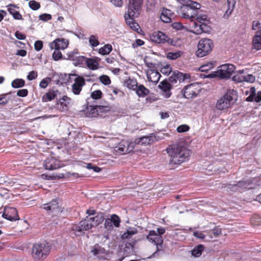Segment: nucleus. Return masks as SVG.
<instances>
[{
  "instance_id": "5701e85b",
  "label": "nucleus",
  "mask_w": 261,
  "mask_h": 261,
  "mask_svg": "<svg viewBox=\"0 0 261 261\" xmlns=\"http://www.w3.org/2000/svg\"><path fill=\"white\" fill-rule=\"evenodd\" d=\"M136 242V240H131L129 242H126L123 249V255L125 256H129L133 255L134 253V246Z\"/></svg>"
},
{
  "instance_id": "f3484780",
  "label": "nucleus",
  "mask_w": 261,
  "mask_h": 261,
  "mask_svg": "<svg viewBox=\"0 0 261 261\" xmlns=\"http://www.w3.org/2000/svg\"><path fill=\"white\" fill-rule=\"evenodd\" d=\"M90 98H88L86 100L87 107L85 110V116L90 118L98 117L97 105H90Z\"/></svg>"
},
{
  "instance_id": "20e7f679",
  "label": "nucleus",
  "mask_w": 261,
  "mask_h": 261,
  "mask_svg": "<svg viewBox=\"0 0 261 261\" xmlns=\"http://www.w3.org/2000/svg\"><path fill=\"white\" fill-rule=\"evenodd\" d=\"M51 245L45 241L34 244L32 248V255L35 261H39L46 258L51 249Z\"/></svg>"
},
{
  "instance_id": "39448f33",
  "label": "nucleus",
  "mask_w": 261,
  "mask_h": 261,
  "mask_svg": "<svg viewBox=\"0 0 261 261\" xmlns=\"http://www.w3.org/2000/svg\"><path fill=\"white\" fill-rule=\"evenodd\" d=\"M210 21L207 16L204 14H200L197 17V21H194L193 33L199 35L202 33H210L212 28L209 25Z\"/></svg>"
},
{
  "instance_id": "e433bc0d",
  "label": "nucleus",
  "mask_w": 261,
  "mask_h": 261,
  "mask_svg": "<svg viewBox=\"0 0 261 261\" xmlns=\"http://www.w3.org/2000/svg\"><path fill=\"white\" fill-rule=\"evenodd\" d=\"M25 82L22 79H16L11 82V86L15 89L20 88L24 86Z\"/></svg>"
},
{
  "instance_id": "3c124183",
  "label": "nucleus",
  "mask_w": 261,
  "mask_h": 261,
  "mask_svg": "<svg viewBox=\"0 0 261 261\" xmlns=\"http://www.w3.org/2000/svg\"><path fill=\"white\" fill-rule=\"evenodd\" d=\"M86 165L85 167L89 170H93L96 173H99L101 171V168L92 163H84Z\"/></svg>"
},
{
  "instance_id": "a18cd8bd",
  "label": "nucleus",
  "mask_w": 261,
  "mask_h": 261,
  "mask_svg": "<svg viewBox=\"0 0 261 261\" xmlns=\"http://www.w3.org/2000/svg\"><path fill=\"white\" fill-rule=\"evenodd\" d=\"M150 71L151 72V73L154 74L155 76H156L157 77L155 80H152L151 77V76L150 75L147 74V78L148 81L151 83H153L154 84H157L161 77V74L158 71V70L155 69H151Z\"/></svg>"
},
{
  "instance_id": "a878e982",
  "label": "nucleus",
  "mask_w": 261,
  "mask_h": 261,
  "mask_svg": "<svg viewBox=\"0 0 261 261\" xmlns=\"http://www.w3.org/2000/svg\"><path fill=\"white\" fill-rule=\"evenodd\" d=\"M134 91H135L137 95L140 98H144L150 93L149 89L146 88L142 84H138L137 86L136 87Z\"/></svg>"
},
{
  "instance_id": "6e6d98bb",
  "label": "nucleus",
  "mask_w": 261,
  "mask_h": 261,
  "mask_svg": "<svg viewBox=\"0 0 261 261\" xmlns=\"http://www.w3.org/2000/svg\"><path fill=\"white\" fill-rule=\"evenodd\" d=\"M51 79L49 77H46L43 79L39 83V86L42 89L46 88L50 83Z\"/></svg>"
},
{
  "instance_id": "c756f323",
  "label": "nucleus",
  "mask_w": 261,
  "mask_h": 261,
  "mask_svg": "<svg viewBox=\"0 0 261 261\" xmlns=\"http://www.w3.org/2000/svg\"><path fill=\"white\" fill-rule=\"evenodd\" d=\"M175 73V76L176 77L177 81H178L180 83L182 82H184L187 80H190L191 79V76L188 73H183L178 70H174Z\"/></svg>"
},
{
  "instance_id": "4468645a",
  "label": "nucleus",
  "mask_w": 261,
  "mask_h": 261,
  "mask_svg": "<svg viewBox=\"0 0 261 261\" xmlns=\"http://www.w3.org/2000/svg\"><path fill=\"white\" fill-rule=\"evenodd\" d=\"M130 143L126 141H122L114 148L115 151L120 154L129 153L132 150V147L130 146Z\"/></svg>"
},
{
  "instance_id": "6ab92c4d",
  "label": "nucleus",
  "mask_w": 261,
  "mask_h": 261,
  "mask_svg": "<svg viewBox=\"0 0 261 261\" xmlns=\"http://www.w3.org/2000/svg\"><path fill=\"white\" fill-rule=\"evenodd\" d=\"M71 99L67 95H64L60 98L57 103L58 109L62 112L67 111L69 109V105Z\"/></svg>"
},
{
  "instance_id": "de8ad7c7",
  "label": "nucleus",
  "mask_w": 261,
  "mask_h": 261,
  "mask_svg": "<svg viewBox=\"0 0 261 261\" xmlns=\"http://www.w3.org/2000/svg\"><path fill=\"white\" fill-rule=\"evenodd\" d=\"M8 11L12 15L13 18L16 20L22 19V17L19 11L15 10L12 8H8Z\"/></svg>"
},
{
  "instance_id": "09e8293b",
  "label": "nucleus",
  "mask_w": 261,
  "mask_h": 261,
  "mask_svg": "<svg viewBox=\"0 0 261 261\" xmlns=\"http://www.w3.org/2000/svg\"><path fill=\"white\" fill-rule=\"evenodd\" d=\"M79 55V53L77 49L70 51L67 54V57L65 56V60H71L74 62L77 57Z\"/></svg>"
},
{
  "instance_id": "a19ab883",
  "label": "nucleus",
  "mask_w": 261,
  "mask_h": 261,
  "mask_svg": "<svg viewBox=\"0 0 261 261\" xmlns=\"http://www.w3.org/2000/svg\"><path fill=\"white\" fill-rule=\"evenodd\" d=\"M110 220L113 227L118 228L120 226L121 219L120 217L116 214H112L111 215Z\"/></svg>"
},
{
  "instance_id": "bf43d9fd",
  "label": "nucleus",
  "mask_w": 261,
  "mask_h": 261,
  "mask_svg": "<svg viewBox=\"0 0 261 261\" xmlns=\"http://www.w3.org/2000/svg\"><path fill=\"white\" fill-rule=\"evenodd\" d=\"M102 93L100 90H96L92 92L91 94V98L92 99L97 100L101 98Z\"/></svg>"
},
{
  "instance_id": "338daca9",
  "label": "nucleus",
  "mask_w": 261,
  "mask_h": 261,
  "mask_svg": "<svg viewBox=\"0 0 261 261\" xmlns=\"http://www.w3.org/2000/svg\"><path fill=\"white\" fill-rule=\"evenodd\" d=\"M40 20L43 21H47L51 19V15L48 13H43L39 16Z\"/></svg>"
},
{
  "instance_id": "0eeeda50",
  "label": "nucleus",
  "mask_w": 261,
  "mask_h": 261,
  "mask_svg": "<svg viewBox=\"0 0 261 261\" xmlns=\"http://www.w3.org/2000/svg\"><path fill=\"white\" fill-rule=\"evenodd\" d=\"M146 238L149 242L154 244L156 246V251L148 258L154 257L157 254V252L160 251L158 246H162L163 244V238L162 236H158L156 232L154 230H150Z\"/></svg>"
},
{
  "instance_id": "bb28decb",
  "label": "nucleus",
  "mask_w": 261,
  "mask_h": 261,
  "mask_svg": "<svg viewBox=\"0 0 261 261\" xmlns=\"http://www.w3.org/2000/svg\"><path fill=\"white\" fill-rule=\"evenodd\" d=\"M59 93L58 90L51 89L49 90L42 97V101L47 102L50 101L54 99V98L57 96V94Z\"/></svg>"
},
{
  "instance_id": "5fc2aeb1",
  "label": "nucleus",
  "mask_w": 261,
  "mask_h": 261,
  "mask_svg": "<svg viewBox=\"0 0 261 261\" xmlns=\"http://www.w3.org/2000/svg\"><path fill=\"white\" fill-rule=\"evenodd\" d=\"M160 71L164 75H168L172 72V67L170 64H166L163 66L161 69Z\"/></svg>"
},
{
  "instance_id": "680f3d73",
  "label": "nucleus",
  "mask_w": 261,
  "mask_h": 261,
  "mask_svg": "<svg viewBox=\"0 0 261 261\" xmlns=\"http://www.w3.org/2000/svg\"><path fill=\"white\" fill-rule=\"evenodd\" d=\"M110 218L106 219L104 223V227L108 231H111L113 229V226Z\"/></svg>"
},
{
  "instance_id": "423d86ee",
  "label": "nucleus",
  "mask_w": 261,
  "mask_h": 261,
  "mask_svg": "<svg viewBox=\"0 0 261 261\" xmlns=\"http://www.w3.org/2000/svg\"><path fill=\"white\" fill-rule=\"evenodd\" d=\"M213 47L214 43L211 39L208 38L201 39L197 45L196 56L198 58L204 57L211 52Z\"/></svg>"
},
{
  "instance_id": "4be33fe9",
  "label": "nucleus",
  "mask_w": 261,
  "mask_h": 261,
  "mask_svg": "<svg viewBox=\"0 0 261 261\" xmlns=\"http://www.w3.org/2000/svg\"><path fill=\"white\" fill-rule=\"evenodd\" d=\"M216 71L218 78L220 79H228V63L220 65Z\"/></svg>"
},
{
  "instance_id": "2f4dec72",
  "label": "nucleus",
  "mask_w": 261,
  "mask_h": 261,
  "mask_svg": "<svg viewBox=\"0 0 261 261\" xmlns=\"http://www.w3.org/2000/svg\"><path fill=\"white\" fill-rule=\"evenodd\" d=\"M86 65L87 67L92 70H96L99 67V63L92 58H87Z\"/></svg>"
},
{
  "instance_id": "e2e57ef3",
  "label": "nucleus",
  "mask_w": 261,
  "mask_h": 261,
  "mask_svg": "<svg viewBox=\"0 0 261 261\" xmlns=\"http://www.w3.org/2000/svg\"><path fill=\"white\" fill-rule=\"evenodd\" d=\"M244 81L249 83H253L255 81V76L251 74H248L246 75H244Z\"/></svg>"
},
{
  "instance_id": "c03bdc74",
  "label": "nucleus",
  "mask_w": 261,
  "mask_h": 261,
  "mask_svg": "<svg viewBox=\"0 0 261 261\" xmlns=\"http://www.w3.org/2000/svg\"><path fill=\"white\" fill-rule=\"evenodd\" d=\"M89 42L92 48L97 46L99 44L98 37L95 35H90L89 38Z\"/></svg>"
},
{
  "instance_id": "393cba45",
  "label": "nucleus",
  "mask_w": 261,
  "mask_h": 261,
  "mask_svg": "<svg viewBox=\"0 0 261 261\" xmlns=\"http://www.w3.org/2000/svg\"><path fill=\"white\" fill-rule=\"evenodd\" d=\"M91 252L94 256H98L99 259H102L107 254L106 250L99 245L98 244H95L91 250Z\"/></svg>"
},
{
  "instance_id": "7ed1b4c3",
  "label": "nucleus",
  "mask_w": 261,
  "mask_h": 261,
  "mask_svg": "<svg viewBox=\"0 0 261 261\" xmlns=\"http://www.w3.org/2000/svg\"><path fill=\"white\" fill-rule=\"evenodd\" d=\"M182 6L180 7L179 13L182 17L186 19H190L191 21L195 19L197 21L198 10L200 8L201 5L199 3L191 0H181Z\"/></svg>"
},
{
  "instance_id": "58836bf2",
  "label": "nucleus",
  "mask_w": 261,
  "mask_h": 261,
  "mask_svg": "<svg viewBox=\"0 0 261 261\" xmlns=\"http://www.w3.org/2000/svg\"><path fill=\"white\" fill-rule=\"evenodd\" d=\"M183 51L180 50L176 51L175 52H168L166 55L167 59L174 60H176L181 56Z\"/></svg>"
},
{
  "instance_id": "c85d7f7f",
  "label": "nucleus",
  "mask_w": 261,
  "mask_h": 261,
  "mask_svg": "<svg viewBox=\"0 0 261 261\" xmlns=\"http://www.w3.org/2000/svg\"><path fill=\"white\" fill-rule=\"evenodd\" d=\"M66 74H62L60 73V74L58 73H55L53 76V78H55L57 76V79L54 80V83L56 85H62L68 82L67 79H65V77H66Z\"/></svg>"
},
{
  "instance_id": "8fccbe9b",
  "label": "nucleus",
  "mask_w": 261,
  "mask_h": 261,
  "mask_svg": "<svg viewBox=\"0 0 261 261\" xmlns=\"http://www.w3.org/2000/svg\"><path fill=\"white\" fill-rule=\"evenodd\" d=\"M53 59L55 61H59L60 60H65V56H63L60 50L55 49L52 55Z\"/></svg>"
},
{
  "instance_id": "412c9836",
  "label": "nucleus",
  "mask_w": 261,
  "mask_h": 261,
  "mask_svg": "<svg viewBox=\"0 0 261 261\" xmlns=\"http://www.w3.org/2000/svg\"><path fill=\"white\" fill-rule=\"evenodd\" d=\"M159 140L158 136L154 135V134H150L147 136H144L139 138L138 144L142 145H146L151 144L153 143L154 141H158Z\"/></svg>"
},
{
  "instance_id": "f03ea898",
  "label": "nucleus",
  "mask_w": 261,
  "mask_h": 261,
  "mask_svg": "<svg viewBox=\"0 0 261 261\" xmlns=\"http://www.w3.org/2000/svg\"><path fill=\"white\" fill-rule=\"evenodd\" d=\"M166 150L170 156L169 164L179 165L189 160L190 151L180 145H173L168 147Z\"/></svg>"
},
{
  "instance_id": "49530a36",
  "label": "nucleus",
  "mask_w": 261,
  "mask_h": 261,
  "mask_svg": "<svg viewBox=\"0 0 261 261\" xmlns=\"http://www.w3.org/2000/svg\"><path fill=\"white\" fill-rule=\"evenodd\" d=\"M244 72L243 70H240L237 72L239 73L238 74H236L234 75H231L230 78L232 81L238 82V83H242L244 82V75H241Z\"/></svg>"
},
{
  "instance_id": "4c0bfd02",
  "label": "nucleus",
  "mask_w": 261,
  "mask_h": 261,
  "mask_svg": "<svg viewBox=\"0 0 261 261\" xmlns=\"http://www.w3.org/2000/svg\"><path fill=\"white\" fill-rule=\"evenodd\" d=\"M171 13V11L168 9H166L162 12V14L160 16L161 20L165 23H168L171 21V18L169 16Z\"/></svg>"
},
{
  "instance_id": "f8f14e48",
  "label": "nucleus",
  "mask_w": 261,
  "mask_h": 261,
  "mask_svg": "<svg viewBox=\"0 0 261 261\" xmlns=\"http://www.w3.org/2000/svg\"><path fill=\"white\" fill-rule=\"evenodd\" d=\"M172 85L168 82L167 79L161 81L158 85V88L162 90L161 95L165 98H169L171 95Z\"/></svg>"
},
{
  "instance_id": "37998d69",
  "label": "nucleus",
  "mask_w": 261,
  "mask_h": 261,
  "mask_svg": "<svg viewBox=\"0 0 261 261\" xmlns=\"http://www.w3.org/2000/svg\"><path fill=\"white\" fill-rule=\"evenodd\" d=\"M238 98V92L234 89H229V105L234 103Z\"/></svg>"
},
{
  "instance_id": "c9c22d12",
  "label": "nucleus",
  "mask_w": 261,
  "mask_h": 261,
  "mask_svg": "<svg viewBox=\"0 0 261 261\" xmlns=\"http://www.w3.org/2000/svg\"><path fill=\"white\" fill-rule=\"evenodd\" d=\"M112 45L107 44L99 49L98 53L103 56L108 55L112 51Z\"/></svg>"
},
{
  "instance_id": "2eb2a0df",
  "label": "nucleus",
  "mask_w": 261,
  "mask_h": 261,
  "mask_svg": "<svg viewBox=\"0 0 261 261\" xmlns=\"http://www.w3.org/2000/svg\"><path fill=\"white\" fill-rule=\"evenodd\" d=\"M68 45V40L63 38H58L49 43L50 48L56 50H60L65 49Z\"/></svg>"
},
{
  "instance_id": "864d4df0",
  "label": "nucleus",
  "mask_w": 261,
  "mask_h": 261,
  "mask_svg": "<svg viewBox=\"0 0 261 261\" xmlns=\"http://www.w3.org/2000/svg\"><path fill=\"white\" fill-rule=\"evenodd\" d=\"M100 82L104 85L107 86L111 84V80L109 76L102 74L99 77Z\"/></svg>"
},
{
  "instance_id": "f704fd0d",
  "label": "nucleus",
  "mask_w": 261,
  "mask_h": 261,
  "mask_svg": "<svg viewBox=\"0 0 261 261\" xmlns=\"http://www.w3.org/2000/svg\"><path fill=\"white\" fill-rule=\"evenodd\" d=\"M252 49L256 50L261 49V37L254 35L252 40Z\"/></svg>"
},
{
  "instance_id": "0e129e2a",
  "label": "nucleus",
  "mask_w": 261,
  "mask_h": 261,
  "mask_svg": "<svg viewBox=\"0 0 261 261\" xmlns=\"http://www.w3.org/2000/svg\"><path fill=\"white\" fill-rule=\"evenodd\" d=\"M189 129L190 127L189 125L187 124H181L177 127L176 130L178 133H185L188 132Z\"/></svg>"
},
{
  "instance_id": "052dcab7",
  "label": "nucleus",
  "mask_w": 261,
  "mask_h": 261,
  "mask_svg": "<svg viewBox=\"0 0 261 261\" xmlns=\"http://www.w3.org/2000/svg\"><path fill=\"white\" fill-rule=\"evenodd\" d=\"M95 219L96 220L95 222H94V224L95 226H98L104 221V215L102 213H100L95 216Z\"/></svg>"
},
{
  "instance_id": "774afa93",
  "label": "nucleus",
  "mask_w": 261,
  "mask_h": 261,
  "mask_svg": "<svg viewBox=\"0 0 261 261\" xmlns=\"http://www.w3.org/2000/svg\"><path fill=\"white\" fill-rule=\"evenodd\" d=\"M43 46V41L41 40H37L34 43V48L35 49L39 51L41 50Z\"/></svg>"
},
{
  "instance_id": "ddd939ff",
  "label": "nucleus",
  "mask_w": 261,
  "mask_h": 261,
  "mask_svg": "<svg viewBox=\"0 0 261 261\" xmlns=\"http://www.w3.org/2000/svg\"><path fill=\"white\" fill-rule=\"evenodd\" d=\"M250 184L251 182L249 180L240 181L237 184L229 183V190L234 192H241L242 190L250 189Z\"/></svg>"
},
{
  "instance_id": "72a5a7b5",
  "label": "nucleus",
  "mask_w": 261,
  "mask_h": 261,
  "mask_svg": "<svg viewBox=\"0 0 261 261\" xmlns=\"http://www.w3.org/2000/svg\"><path fill=\"white\" fill-rule=\"evenodd\" d=\"M137 233V229L135 227H129L127 228L126 232H125L121 236L123 240L128 239L131 238L132 237Z\"/></svg>"
},
{
  "instance_id": "6e6552de",
  "label": "nucleus",
  "mask_w": 261,
  "mask_h": 261,
  "mask_svg": "<svg viewBox=\"0 0 261 261\" xmlns=\"http://www.w3.org/2000/svg\"><path fill=\"white\" fill-rule=\"evenodd\" d=\"M43 166L45 169L50 171L59 169L63 166L61 161L54 156L47 157L44 161Z\"/></svg>"
},
{
  "instance_id": "ea45409f",
  "label": "nucleus",
  "mask_w": 261,
  "mask_h": 261,
  "mask_svg": "<svg viewBox=\"0 0 261 261\" xmlns=\"http://www.w3.org/2000/svg\"><path fill=\"white\" fill-rule=\"evenodd\" d=\"M249 93V96L246 98V101L249 102L254 101L255 96L256 95V89L254 87H251L249 91H246V95H248Z\"/></svg>"
},
{
  "instance_id": "13d9d810",
  "label": "nucleus",
  "mask_w": 261,
  "mask_h": 261,
  "mask_svg": "<svg viewBox=\"0 0 261 261\" xmlns=\"http://www.w3.org/2000/svg\"><path fill=\"white\" fill-rule=\"evenodd\" d=\"M10 93L2 94L0 95V105H5L9 102V101L10 100V97H7V96Z\"/></svg>"
},
{
  "instance_id": "9b49d317",
  "label": "nucleus",
  "mask_w": 261,
  "mask_h": 261,
  "mask_svg": "<svg viewBox=\"0 0 261 261\" xmlns=\"http://www.w3.org/2000/svg\"><path fill=\"white\" fill-rule=\"evenodd\" d=\"M72 76H76L74 82L72 85V91L74 95H79L82 90L83 87L85 85V80L81 75L75 74H71Z\"/></svg>"
},
{
  "instance_id": "9d476101",
  "label": "nucleus",
  "mask_w": 261,
  "mask_h": 261,
  "mask_svg": "<svg viewBox=\"0 0 261 261\" xmlns=\"http://www.w3.org/2000/svg\"><path fill=\"white\" fill-rule=\"evenodd\" d=\"M2 217L12 222L19 220L17 209L13 207H5L3 212Z\"/></svg>"
},
{
  "instance_id": "1a4fd4ad",
  "label": "nucleus",
  "mask_w": 261,
  "mask_h": 261,
  "mask_svg": "<svg viewBox=\"0 0 261 261\" xmlns=\"http://www.w3.org/2000/svg\"><path fill=\"white\" fill-rule=\"evenodd\" d=\"M59 199L56 198L52 200L51 201L44 204L43 208L53 213L54 215L58 214L62 212V207L59 203Z\"/></svg>"
},
{
  "instance_id": "4d7b16f0",
  "label": "nucleus",
  "mask_w": 261,
  "mask_h": 261,
  "mask_svg": "<svg viewBox=\"0 0 261 261\" xmlns=\"http://www.w3.org/2000/svg\"><path fill=\"white\" fill-rule=\"evenodd\" d=\"M29 6L32 10L36 11L40 8V4L35 0H31L29 3Z\"/></svg>"
},
{
  "instance_id": "69168bd1",
  "label": "nucleus",
  "mask_w": 261,
  "mask_h": 261,
  "mask_svg": "<svg viewBox=\"0 0 261 261\" xmlns=\"http://www.w3.org/2000/svg\"><path fill=\"white\" fill-rule=\"evenodd\" d=\"M38 76V73L35 70H32L29 72L27 79L29 81H33L36 79Z\"/></svg>"
},
{
  "instance_id": "79ce46f5",
  "label": "nucleus",
  "mask_w": 261,
  "mask_h": 261,
  "mask_svg": "<svg viewBox=\"0 0 261 261\" xmlns=\"http://www.w3.org/2000/svg\"><path fill=\"white\" fill-rule=\"evenodd\" d=\"M87 58L84 56L79 55L75 61L73 62V64L75 66L83 67L86 64Z\"/></svg>"
},
{
  "instance_id": "dca6fc26",
  "label": "nucleus",
  "mask_w": 261,
  "mask_h": 261,
  "mask_svg": "<svg viewBox=\"0 0 261 261\" xmlns=\"http://www.w3.org/2000/svg\"><path fill=\"white\" fill-rule=\"evenodd\" d=\"M196 86L195 83L190 84L185 87L184 90H182L184 97L189 99H192L197 95V93L195 91Z\"/></svg>"
},
{
  "instance_id": "f257e3e1",
  "label": "nucleus",
  "mask_w": 261,
  "mask_h": 261,
  "mask_svg": "<svg viewBox=\"0 0 261 261\" xmlns=\"http://www.w3.org/2000/svg\"><path fill=\"white\" fill-rule=\"evenodd\" d=\"M143 0H129L127 14L124 15V19L127 24L133 30L138 32L140 26L135 22V18L140 14Z\"/></svg>"
},
{
  "instance_id": "aec40b11",
  "label": "nucleus",
  "mask_w": 261,
  "mask_h": 261,
  "mask_svg": "<svg viewBox=\"0 0 261 261\" xmlns=\"http://www.w3.org/2000/svg\"><path fill=\"white\" fill-rule=\"evenodd\" d=\"M228 103V89L226 90L224 95L217 101L216 108L218 110H222L227 108Z\"/></svg>"
},
{
  "instance_id": "cd10ccee",
  "label": "nucleus",
  "mask_w": 261,
  "mask_h": 261,
  "mask_svg": "<svg viewBox=\"0 0 261 261\" xmlns=\"http://www.w3.org/2000/svg\"><path fill=\"white\" fill-rule=\"evenodd\" d=\"M138 85L137 81L135 78L129 77L124 81V86L133 91L135 90Z\"/></svg>"
},
{
  "instance_id": "473e14b6",
  "label": "nucleus",
  "mask_w": 261,
  "mask_h": 261,
  "mask_svg": "<svg viewBox=\"0 0 261 261\" xmlns=\"http://www.w3.org/2000/svg\"><path fill=\"white\" fill-rule=\"evenodd\" d=\"M98 117H105L103 114L110 111V107L108 106L97 105Z\"/></svg>"
},
{
  "instance_id": "603ef678",
  "label": "nucleus",
  "mask_w": 261,
  "mask_h": 261,
  "mask_svg": "<svg viewBox=\"0 0 261 261\" xmlns=\"http://www.w3.org/2000/svg\"><path fill=\"white\" fill-rule=\"evenodd\" d=\"M61 175H62V176H59L57 178L58 179H60V178H64V177H68V178H70L71 177H73L74 178V179H76V178H79V177H83V176L80 175L77 173L70 172H67L66 173V175L65 176H64L63 174H62Z\"/></svg>"
},
{
  "instance_id": "7c9ffc66",
  "label": "nucleus",
  "mask_w": 261,
  "mask_h": 261,
  "mask_svg": "<svg viewBox=\"0 0 261 261\" xmlns=\"http://www.w3.org/2000/svg\"><path fill=\"white\" fill-rule=\"evenodd\" d=\"M204 249V246L202 244H198L194 247L191 250V254L195 257H199Z\"/></svg>"
},
{
  "instance_id": "b1692460",
  "label": "nucleus",
  "mask_w": 261,
  "mask_h": 261,
  "mask_svg": "<svg viewBox=\"0 0 261 261\" xmlns=\"http://www.w3.org/2000/svg\"><path fill=\"white\" fill-rule=\"evenodd\" d=\"M88 221L82 220L81 221L78 225L74 226V230L79 232H83L84 231H87L92 228V225L88 223Z\"/></svg>"
},
{
  "instance_id": "a211bd4d",
  "label": "nucleus",
  "mask_w": 261,
  "mask_h": 261,
  "mask_svg": "<svg viewBox=\"0 0 261 261\" xmlns=\"http://www.w3.org/2000/svg\"><path fill=\"white\" fill-rule=\"evenodd\" d=\"M150 39L153 42L163 44L166 43L167 35L161 31H158L150 35Z\"/></svg>"
}]
</instances>
